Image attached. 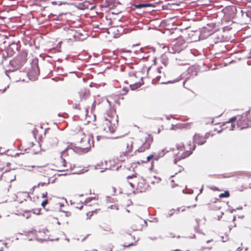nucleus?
<instances>
[{
	"label": "nucleus",
	"instance_id": "obj_47",
	"mask_svg": "<svg viewBox=\"0 0 251 251\" xmlns=\"http://www.w3.org/2000/svg\"><path fill=\"white\" fill-rule=\"evenodd\" d=\"M176 185H176V184H174V183H173V184H172V186H172V188H174V187H175L176 186Z\"/></svg>",
	"mask_w": 251,
	"mask_h": 251
},
{
	"label": "nucleus",
	"instance_id": "obj_48",
	"mask_svg": "<svg viewBox=\"0 0 251 251\" xmlns=\"http://www.w3.org/2000/svg\"><path fill=\"white\" fill-rule=\"evenodd\" d=\"M75 108H77V109H80L79 105H75Z\"/></svg>",
	"mask_w": 251,
	"mask_h": 251
},
{
	"label": "nucleus",
	"instance_id": "obj_38",
	"mask_svg": "<svg viewBox=\"0 0 251 251\" xmlns=\"http://www.w3.org/2000/svg\"><path fill=\"white\" fill-rule=\"evenodd\" d=\"M134 176H134V175H133L132 176H127V179H129V178H132V177H133Z\"/></svg>",
	"mask_w": 251,
	"mask_h": 251
},
{
	"label": "nucleus",
	"instance_id": "obj_17",
	"mask_svg": "<svg viewBox=\"0 0 251 251\" xmlns=\"http://www.w3.org/2000/svg\"><path fill=\"white\" fill-rule=\"evenodd\" d=\"M213 42L215 44H217L219 42H221L224 41V37L222 35L215 34L212 37Z\"/></svg>",
	"mask_w": 251,
	"mask_h": 251
},
{
	"label": "nucleus",
	"instance_id": "obj_5",
	"mask_svg": "<svg viewBox=\"0 0 251 251\" xmlns=\"http://www.w3.org/2000/svg\"><path fill=\"white\" fill-rule=\"evenodd\" d=\"M31 68L28 73V75L30 80H35L40 74V70L38 66V60L34 59L31 63Z\"/></svg>",
	"mask_w": 251,
	"mask_h": 251
},
{
	"label": "nucleus",
	"instance_id": "obj_3",
	"mask_svg": "<svg viewBox=\"0 0 251 251\" xmlns=\"http://www.w3.org/2000/svg\"><path fill=\"white\" fill-rule=\"evenodd\" d=\"M153 141V138L151 135H147L142 139L135 140V146L137 149L135 151V153L137 152H143L150 149Z\"/></svg>",
	"mask_w": 251,
	"mask_h": 251
},
{
	"label": "nucleus",
	"instance_id": "obj_45",
	"mask_svg": "<svg viewBox=\"0 0 251 251\" xmlns=\"http://www.w3.org/2000/svg\"><path fill=\"white\" fill-rule=\"evenodd\" d=\"M105 230L110 231L111 230V228L110 227H107V228H106L104 229Z\"/></svg>",
	"mask_w": 251,
	"mask_h": 251
},
{
	"label": "nucleus",
	"instance_id": "obj_24",
	"mask_svg": "<svg viewBox=\"0 0 251 251\" xmlns=\"http://www.w3.org/2000/svg\"><path fill=\"white\" fill-rule=\"evenodd\" d=\"M229 196V193L228 191H225L224 193H221L219 195L220 198H228Z\"/></svg>",
	"mask_w": 251,
	"mask_h": 251
},
{
	"label": "nucleus",
	"instance_id": "obj_53",
	"mask_svg": "<svg viewBox=\"0 0 251 251\" xmlns=\"http://www.w3.org/2000/svg\"><path fill=\"white\" fill-rule=\"evenodd\" d=\"M185 81H186V80H185V81H183V85H184V84H185Z\"/></svg>",
	"mask_w": 251,
	"mask_h": 251
},
{
	"label": "nucleus",
	"instance_id": "obj_25",
	"mask_svg": "<svg viewBox=\"0 0 251 251\" xmlns=\"http://www.w3.org/2000/svg\"><path fill=\"white\" fill-rule=\"evenodd\" d=\"M222 240L223 242H226L228 239V235H225V236H221Z\"/></svg>",
	"mask_w": 251,
	"mask_h": 251
},
{
	"label": "nucleus",
	"instance_id": "obj_7",
	"mask_svg": "<svg viewBox=\"0 0 251 251\" xmlns=\"http://www.w3.org/2000/svg\"><path fill=\"white\" fill-rule=\"evenodd\" d=\"M185 47V41L183 39H179L176 43L168 47V51L171 53H179Z\"/></svg>",
	"mask_w": 251,
	"mask_h": 251
},
{
	"label": "nucleus",
	"instance_id": "obj_51",
	"mask_svg": "<svg viewBox=\"0 0 251 251\" xmlns=\"http://www.w3.org/2000/svg\"><path fill=\"white\" fill-rule=\"evenodd\" d=\"M202 189L201 188V189H200V193H201L202 192Z\"/></svg>",
	"mask_w": 251,
	"mask_h": 251
},
{
	"label": "nucleus",
	"instance_id": "obj_36",
	"mask_svg": "<svg viewBox=\"0 0 251 251\" xmlns=\"http://www.w3.org/2000/svg\"><path fill=\"white\" fill-rule=\"evenodd\" d=\"M102 136H100V135H98L97 136V140L98 141H100V140L101 138H102Z\"/></svg>",
	"mask_w": 251,
	"mask_h": 251
},
{
	"label": "nucleus",
	"instance_id": "obj_10",
	"mask_svg": "<svg viewBox=\"0 0 251 251\" xmlns=\"http://www.w3.org/2000/svg\"><path fill=\"white\" fill-rule=\"evenodd\" d=\"M149 185L145 182L144 179L141 178L137 182V189L140 192H145L148 188Z\"/></svg>",
	"mask_w": 251,
	"mask_h": 251
},
{
	"label": "nucleus",
	"instance_id": "obj_12",
	"mask_svg": "<svg viewBox=\"0 0 251 251\" xmlns=\"http://www.w3.org/2000/svg\"><path fill=\"white\" fill-rule=\"evenodd\" d=\"M125 145L126 147V152H130L133 150V146L135 145V141L133 138H129L125 141Z\"/></svg>",
	"mask_w": 251,
	"mask_h": 251
},
{
	"label": "nucleus",
	"instance_id": "obj_37",
	"mask_svg": "<svg viewBox=\"0 0 251 251\" xmlns=\"http://www.w3.org/2000/svg\"><path fill=\"white\" fill-rule=\"evenodd\" d=\"M234 127V126L233 124H231L230 127V130H233Z\"/></svg>",
	"mask_w": 251,
	"mask_h": 251
},
{
	"label": "nucleus",
	"instance_id": "obj_19",
	"mask_svg": "<svg viewBox=\"0 0 251 251\" xmlns=\"http://www.w3.org/2000/svg\"><path fill=\"white\" fill-rule=\"evenodd\" d=\"M133 6L137 8V9H141L144 7H153L154 4L152 3H142V4H134Z\"/></svg>",
	"mask_w": 251,
	"mask_h": 251
},
{
	"label": "nucleus",
	"instance_id": "obj_34",
	"mask_svg": "<svg viewBox=\"0 0 251 251\" xmlns=\"http://www.w3.org/2000/svg\"><path fill=\"white\" fill-rule=\"evenodd\" d=\"M137 222L138 223H142V222L145 223L146 222L145 221H143L142 219H139L137 220Z\"/></svg>",
	"mask_w": 251,
	"mask_h": 251
},
{
	"label": "nucleus",
	"instance_id": "obj_23",
	"mask_svg": "<svg viewBox=\"0 0 251 251\" xmlns=\"http://www.w3.org/2000/svg\"><path fill=\"white\" fill-rule=\"evenodd\" d=\"M98 199V197H89V198H87L85 201H84V203L85 204H88L90 202H91L92 200H97Z\"/></svg>",
	"mask_w": 251,
	"mask_h": 251
},
{
	"label": "nucleus",
	"instance_id": "obj_55",
	"mask_svg": "<svg viewBox=\"0 0 251 251\" xmlns=\"http://www.w3.org/2000/svg\"><path fill=\"white\" fill-rule=\"evenodd\" d=\"M61 3L60 2H59V3L58 4V5H61Z\"/></svg>",
	"mask_w": 251,
	"mask_h": 251
},
{
	"label": "nucleus",
	"instance_id": "obj_49",
	"mask_svg": "<svg viewBox=\"0 0 251 251\" xmlns=\"http://www.w3.org/2000/svg\"><path fill=\"white\" fill-rule=\"evenodd\" d=\"M250 62V61H247V64L249 66V65H250V64H251Z\"/></svg>",
	"mask_w": 251,
	"mask_h": 251
},
{
	"label": "nucleus",
	"instance_id": "obj_43",
	"mask_svg": "<svg viewBox=\"0 0 251 251\" xmlns=\"http://www.w3.org/2000/svg\"><path fill=\"white\" fill-rule=\"evenodd\" d=\"M52 4L55 5V4H57V2L56 1H53L51 2Z\"/></svg>",
	"mask_w": 251,
	"mask_h": 251
},
{
	"label": "nucleus",
	"instance_id": "obj_16",
	"mask_svg": "<svg viewBox=\"0 0 251 251\" xmlns=\"http://www.w3.org/2000/svg\"><path fill=\"white\" fill-rule=\"evenodd\" d=\"M168 151H166L165 149L162 150L160 151H159L158 153L152 154L153 159L155 160H158L159 158L163 157Z\"/></svg>",
	"mask_w": 251,
	"mask_h": 251
},
{
	"label": "nucleus",
	"instance_id": "obj_50",
	"mask_svg": "<svg viewBox=\"0 0 251 251\" xmlns=\"http://www.w3.org/2000/svg\"><path fill=\"white\" fill-rule=\"evenodd\" d=\"M241 250H240V248H238L237 250V251H240Z\"/></svg>",
	"mask_w": 251,
	"mask_h": 251
},
{
	"label": "nucleus",
	"instance_id": "obj_8",
	"mask_svg": "<svg viewBox=\"0 0 251 251\" xmlns=\"http://www.w3.org/2000/svg\"><path fill=\"white\" fill-rule=\"evenodd\" d=\"M250 115V113L249 111L242 114L237 121V125L238 128H240V129H243L249 126L248 122L249 118L248 116Z\"/></svg>",
	"mask_w": 251,
	"mask_h": 251
},
{
	"label": "nucleus",
	"instance_id": "obj_52",
	"mask_svg": "<svg viewBox=\"0 0 251 251\" xmlns=\"http://www.w3.org/2000/svg\"><path fill=\"white\" fill-rule=\"evenodd\" d=\"M66 175V174H62L59 175V176H63V175Z\"/></svg>",
	"mask_w": 251,
	"mask_h": 251
},
{
	"label": "nucleus",
	"instance_id": "obj_59",
	"mask_svg": "<svg viewBox=\"0 0 251 251\" xmlns=\"http://www.w3.org/2000/svg\"><path fill=\"white\" fill-rule=\"evenodd\" d=\"M1 178V175L0 176V179Z\"/></svg>",
	"mask_w": 251,
	"mask_h": 251
},
{
	"label": "nucleus",
	"instance_id": "obj_20",
	"mask_svg": "<svg viewBox=\"0 0 251 251\" xmlns=\"http://www.w3.org/2000/svg\"><path fill=\"white\" fill-rule=\"evenodd\" d=\"M67 33L69 35H70V36H72L74 39H76V38L77 36V35H76V33H77L76 31H75V30H74L73 29H68Z\"/></svg>",
	"mask_w": 251,
	"mask_h": 251
},
{
	"label": "nucleus",
	"instance_id": "obj_26",
	"mask_svg": "<svg viewBox=\"0 0 251 251\" xmlns=\"http://www.w3.org/2000/svg\"><path fill=\"white\" fill-rule=\"evenodd\" d=\"M237 119V117L236 116H234V117H233L232 118H231L230 119H229L228 121L227 122V123H232L234 121H235Z\"/></svg>",
	"mask_w": 251,
	"mask_h": 251
},
{
	"label": "nucleus",
	"instance_id": "obj_6",
	"mask_svg": "<svg viewBox=\"0 0 251 251\" xmlns=\"http://www.w3.org/2000/svg\"><path fill=\"white\" fill-rule=\"evenodd\" d=\"M25 63V59L21 56L17 57L10 61L9 64V68L8 70H5L6 75H8L7 74V72H14L20 69Z\"/></svg>",
	"mask_w": 251,
	"mask_h": 251
},
{
	"label": "nucleus",
	"instance_id": "obj_40",
	"mask_svg": "<svg viewBox=\"0 0 251 251\" xmlns=\"http://www.w3.org/2000/svg\"><path fill=\"white\" fill-rule=\"evenodd\" d=\"M173 211H174V210H172V211H170V212H171V213H169V215H168V216H169V217L171 216L174 214Z\"/></svg>",
	"mask_w": 251,
	"mask_h": 251
},
{
	"label": "nucleus",
	"instance_id": "obj_46",
	"mask_svg": "<svg viewBox=\"0 0 251 251\" xmlns=\"http://www.w3.org/2000/svg\"><path fill=\"white\" fill-rule=\"evenodd\" d=\"M212 241H213V240H212V239H211V240H207V241H206V243H207V244H208L209 243H210V242H211Z\"/></svg>",
	"mask_w": 251,
	"mask_h": 251
},
{
	"label": "nucleus",
	"instance_id": "obj_42",
	"mask_svg": "<svg viewBox=\"0 0 251 251\" xmlns=\"http://www.w3.org/2000/svg\"><path fill=\"white\" fill-rule=\"evenodd\" d=\"M162 69V67H160V68H158L157 70H158V73H161V69Z\"/></svg>",
	"mask_w": 251,
	"mask_h": 251
},
{
	"label": "nucleus",
	"instance_id": "obj_13",
	"mask_svg": "<svg viewBox=\"0 0 251 251\" xmlns=\"http://www.w3.org/2000/svg\"><path fill=\"white\" fill-rule=\"evenodd\" d=\"M66 153V150H64L63 151H62L61 152V156H60V157H61V166H62L63 167V169L62 170H58V171H61V172H63V171H64L65 170H68V163L66 162V160L63 158V156Z\"/></svg>",
	"mask_w": 251,
	"mask_h": 251
},
{
	"label": "nucleus",
	"instance_id": "obj_2",
	"mask_svg": "<svg viewBox=\"0 0 251 251\" xmlns=\"http://www.w3.org/2000/svg\"><path fill=\"white\" fill-rule=\"evenodd\" d=\"M118 123V115L114 109L110 110L107 112L106 116L102 124L103 131L106 133H113L116 131Z\"/></svg>",
	"mask_w": 251,
	"mask_h": 251
},
{
	"label": "nucleus",
	"instance_id": "obj_14",
	"mask_svg": "<svg viewBox=\"0 0 251 251\" xmlns=\"http://www.w3.org/2000/svg\"><path fill=\"white\" fill-rule=\"evenodd\" d=\"M81 100H85L89 96V91L86 89H82L79 92Z\"/></svg>",
	"mask_w": 251,
	"mask_h": 251
},
{
	"label": "nucleus",
	"instance_id": "obj_27",
	"mask_svg": "<svg viewBox=\"0 0 251 251\" xmlns=\"http://www.w3.org/2000/svg\"><path fill=\"white\" fill-rule=\"evenodd\" d=\"M48 203V200H45L44 201H43L41 203V205L43 207H45V206L47 204V203Z\"/></svg>",
	"mask_w": 251,
	"mask_h": 251
},
{
	"label": "nucleus",
	"instance_id": "obj_32",
	"mask_svg": "<svg viewBox=\"0 0 251 251\" xmlns=\"http://www.w3.org/2000/svg\"><path fill=\"white\" fill-rule=\"evenodd\" d=\"M152 154H151L150 155H149L147 157V161H150V160L151 159H152Z\"/></svg>",
	"mask_w": 251,
	"mask_h": 251
},
{
	"label": "nucleus",
	"instance_id": "obj_28",
	"mask_svg": "<svg viewBox=\"0 0 251 251\" xmlns=\"http://www.w3.org/2000/svg\"><path fill=\"white\" fill-rule=\"evenodd\" d=\"M181 79V78H180V76H179V77H178L177 79H174V80H173L172 81H168V82H169V83H175V82H177V81H179Z\"/></svg>",
	"mask_w": 251,
	"mask_h": 251
},
{
	"label": "nucleus",
	"instance_id": "obj_9",
	"mask_svg": "<svg viewBox=\"0 0 251 251\" xmlns=\"http://www.w3.org/2000/svg\"><path fill=\"white\" fill-rule=\"evenodd\" d=\"M214 25L208 24L206 26L203 27L201 32V35L203 38H206L212 35L214 32Z\"/></svg>",
	"mask_w": 251,
	"mask_h": 251
},
{
	"label": "nucleus",
	"instance_id": "obj_22",
	"mask_svg": "<svg viewBox=\"0 0 251 251\" xmlns=\"http://www.w3.org/2000/svg\"><path fill=\"white\" fill-rule=\"evenodd\" d=\"M49 183H50V181L49 180H48L47 182H39V183H38V184L37 185L34 186L32 188L31 190H32V191H33L35 188L39 187L40 186H44V185H47Z\"/></svg>",
	"mask_w": 251,
	"mask_h": 251
},
{
	"label": "nucleus",
	"instance_id": "obj_41",
	"mask_svg": "<svg viewBox=\"0 0 251 251\" xmlns=\"http://www.w3.org/2000/svg\"><path fill=\"white\" fill-rule=\"evenodd\" d=\"M65 213H66V216H69L71 215V213H70L69 212H65Z\"/></svg>",
	"mask_w": 251,
	"mask_h": 251
},
{
	"label": "nucleus",
	"instance_id": "obj_56",
	"mask_svg": "<svg viewBox=\"0 0 251 251\" xmlns=\"http://www.w3.org/2000/svg\"><path fill=\"white\" fill-rule=\"evenodd\" d=\"M232 62H234V61H233H233H230V63H232Z\"/></svg>",
	"mask_w": 251,
	"mask_h": 251
},
{
	"label": "nucleus",
	"instance_id": "obj_30",
	"mask_svg": "<svg viewBox=\"0 0 251 251\" xmlns=\"http://www.w3.org/2000/svg\"><path fill=\"white\" fill-rule=\"evenodd\" d=\"M128 91V90L125 88H124L123 89H122V94H123V95H125L127 93Z\"/></svg>",
	"mask_w": 251,
	"mask_h": 251
},
{
	"label": "nucleus",
	"instance_id": "obj_4",
	"mask_svg": "<svg viewBox=\"0 0 251 251\" xmlns=\"http://www.w3.org/2000/svg\"><path fill=\"white\" fill-rule=\"evenodd\" d=\"M176 148L179 152L176 153L174 159V163L175 164H176L177 162L180 159H184L190 155L193 151L195 149L194 146H193L192 149L190 148L189 150L184 151L185 147L183 143H182L177 144L176 145Z\"/></svg>",
	"mask_w": 251,
	"mask_h": 251
},
{
	"label": "nucleus",
	"instance_id": "obj_57",
	"mask_svg": "<svg viewBox=\"0 0 251 251\" xmlns=\"http://www.w3.org/2000/svg\"><path fill=\"white\" fill-rule=\"evenodd\" d=\"M28 218H29V216H27V217H26V219H28Z\"/></svg>",
	"mask_w": 251,
	"mask_h": 251
},
{
	"label": "nucleus",
	"instance_id": "obj_58",
	"mask_svg": "<svg viewBox=\"0 0 251 251\" xmlns=\"http://www.w3.org/2000/svg\"><path fill=\"white\" fill-rule=\"evenodd\" d=\"M0 251H2V248H1V249L0 250Z\"/></svg>",
	"mask_w": 251,
	"mask_h": 251
},
{
	"label": "nucleus",
	"instance_id": "obj_29",
	"mask_svg": "<svg viewBox=\"0 0 251 251\" xmlns=\"http://www.w3.org/2000/svg\"><path fill=\"white\" fill-rule=\"evenodd\" d=\"M32 212L34 214H39L40 213V209H32Z\"/></svg>",
	"mask_w": 251,
	"mask_h": 251
},
{
	"label": "nucleus",
	"instance_id": "obj_35",
	"mask_svg": "<svg viewBox=\"0 0 251 251\" xmlns=\"http://www.w3.org/2000/svg\"><path fill=\"white\" fill-rule=\"evenodd\" d=\"M246 15L248 17H251V13L249 11L248 12H246Z\"/></svg>",
	"mask_w": 251,
	"mask_h": 251
},
{
	"label": "nucleus",
	"instance_id": "obj_54",
	"mask_svg": "<svg viewBox=\"0 0 251 251\" xmlns=\"http://www.w3.org/2000/svg\"><path fill=\"white\" fill-rule=\"evenodd\" d=\"M171 182H172V183H173V182H174V180H171Z\"/></svg>",
	"mask_w": 251,
	"mask_h": 251
},
{
	"label": "nucleus",
	"instance_id": "obj_39",
	"mask_svg": "<svg viewBox=\"0 0 251 251\" xmlns=\"http://www.w3.org/2000/svg\"><path fill=\"white\" fill-rule=\"evenodd\" d=\"M130 185L131 186V187H132V188H134V186H135V185L134 183H133L132 182H129Z\"/></svg>",
	"mask_w": 251,
	"mask_h": 251
},
{
	"label": "nucleus",
	"instance_id": "obj_21",
	"mask_svg": "<svg viewBox=\"0 0 251 251\" xmlns=\"http://www.w3.org/2000/svg\"><path fill=\"white\" fill-rule=\"evenodd\" d=\"M141 85L142 84L140 82H136L133 84H129V86L131 90H134L139 88Z\"/></svg>",
	"mask_w": 251,
	"mask_h": 251
},
{
	"label": "nucleus",
	"instance_id": "obj_11",
	"mask_svg": "<svg viewBox=\"0 0 251 251\" xmlns=\"http://www.w3.org/2000/svg\"><path fill=\"white\" fill-rule=\"evenodd\" d=\"M207 137L206 135L203 137L199 134H196L193 137V141L196 144L202 145L206 142Z\"/></svg>",
	"mask_w": 251,
	"mask_h": 251
},
{
	"label": "nucleus",
	"instance_id": "obj_44",
	"mask_svg": "<svg viewBox=\"0 0 251 251\" xmlns=\"http://www.w3.org/2000/svg\"><path fill=\"white\" fill-rule=\"evenodd\" d=\"M132 245H133V244L131 243V244H128L127 245H124V247H129V246H132Z\"/></svg>",
	"mask_w": 251,
	"mask_h": 251
},
{
	"label": "nucleus",
	"instance_id": "obj_33",
	"mask_svg": "<svg viewBox=\"0 0 251 251\" xmlns=\"http://www.w3.org/2000/svg\"><path fill=\"white\" fill-rule=\"evenodd\" d=\"M47 195H48V193L47 192H45V193H43L42 194V197L43 198H46L47 196Z\"/></svg>",
	"mask_w": 251,
	"mask_h": 251
},
{
	"label": "nucleus",
	"instance_id": "obj_15",
	"mask_svg": "<svg viewBox=\"0 0 251 251\" xmlns=\"http://www.w3.org/2000/svg\"><path fill=\"white\" fill-rule=\"evenodd\" d=\"M76 6L79 9L84 10L89 9L90 3L88 1H84L82 2H78L76 4Z\"/></svg>",
	"mask_w": 251,
	"mask_h": 251
},
{
	"label": "nucleus",
	"instance_id": "obj_31",
	"mask_svg": "<svg viewBox=\"0 0 251 251\" xmlns=\"http://www.w3.org/2000/svg\"><path fill=\"white\" fill-rule=\"evenodd\" d=\"M141 226H136L135 227H133V229L134 230H140L141 229Z\"/></svg>",
	"mask_w": 251,
	"mask_h": 251
},
{
	"label": "nucleus",
	"instance_id": "obj_18",
	"mask_svg": "<svg viewBox=\"0 0 251 251\" xmlns=\"http://www.w3.org/2000/svg\"><path fill=\"white\" fill-rule=\"evenodd\" d=\"M48 142L51 146H56L58 143V139L56 137L52 136L49 139Z\"/></svg>",
	"mask_w": 251,
	"mask_h": 251
},
{
	"label": "nucleus",
	"instance_id": "obj_1",
	"mask_svg": "<svg viewBox=\"0 0 251 251\" xmlns=\"http://www.w3.org/2000/svg\"><path fill=\"white\" fill-rule=\"evenodd\" d=\"M76 142L80 146L75 147V151L80 153L88 152L92 147H94L93 137L92 134L86 135L82 130H79L75 136Z\"/></svg>",
	"mask_w": 251,
	"mask_h": 251
}]
</instances>
